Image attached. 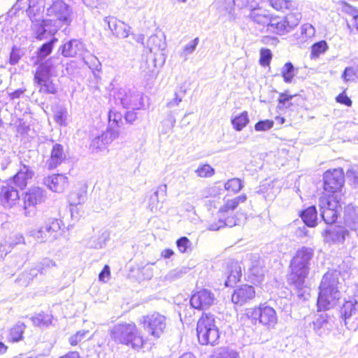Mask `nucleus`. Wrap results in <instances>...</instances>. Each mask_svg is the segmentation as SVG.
I'll list each match as a JSON object with an SVG mask.
<instances>
[{"label": "nucleus", "mask_w": 358, "mask_h": 358, "mask_svg": "<svg viewBox=\"0 0 358 358\" xmlns=\"http://www.w3.org/2000/svg\"><path fill=\"white\" fill-rule=\"evenodd\" d=\"M313 256V249L301 247L298 249L291 260L288 281L294 285L299 292L304 286L305 280L309 273L310 262Z\"/></svg>", "instance_id": "f257e3e1"}, {"label": "nucleus", "mask_w": 358, "mask_h": 358, "mask_svg": "<svg viewBox=\"0 0 358 358\" xmlns=\"http://www.w3.org/2000/svg\"><path fill=\"white\" fill-rule=\"evenodd\" d=\"M340 273L337 271L327 272L322 277L319 287L317 307L326 310L334 307L341 298L339 289Z\"/></svg>", "instance_id": "f03ea898"}, {"label": "nucleus", "mask_w": 358, "mask_h": 358, "mask_svg": "<svg viewBox=\"0 0 358 358\" xmlns=\"http://www.w3.org/2000/svg\"><path fill=\"white\" fill-rule=\"evenodd\" d=\"M112 340L134 350L142 348L143 341L134 323H122L115 325L110 331Z\"/></svg>", "instance_id": "7ed1b4c3"}, {"label": "nucleus", "mask_w": 358, "mask_h": 358, "mask_svg": "<svg viewBox=\"0 0 358 358\" xmlns=\"http://www.w3.org/2000/svg\"><path fill=\"white\" fill-rule=\"evenodd\" d=\"M61 222L54 217L45 218L38 228L30 229L28 234L41 243L53 242L60 234Z\"/></svg>", "instance_id": "20e7f679"}, {"label": "nucleus", "mask_w": 358, "mask_h": 358, "mask_svg": "<svg viewBox=\"0 0 358 358\" xmlns=\"http://www.w3.org/2000/svg\"><path fill=\"white\" fill-rule=\"evenodd\" d=\"M196 332L199 342L201 345H214L220 337L214 316L203 315L197 322Z\"/></svg>", "instance_id": "39448f33"}, {"label": "nucleus", "mask_w": 358, "mask_h": 358, "mask_svg": "<svg viewBox=\"0 0 358 358\" xmlns=\"http://www.w3.org/2000/svg\"><path fill=\"white\" fill-rule=\"evenodd\" d=\"M115 104L124 108L140 110L143 107V94L135 88L121 87L114 91Z\"/></svg>", "instance_id": "423d86ee"}, {"label": "nucleus", "mask_w": 358, "mask_h": 358, "mask_svg": "<svg viewBox=\"0 0 358 358\" xmlns=\"http://www.w3.org/2000/svg\"><path fill=\"white\" fill-rule=\"evenodd\" d=\"M47 16L50 17L48 20H52V24L60 29L62 26L69 25L72 21V10L70 6L61 0L53 1L46 10Z\"/></svg>", "instance_id": "0eeeda50"}, {"label": "nucleus", "mask_w": 358, "mask_h": 358, "mask_svg": "<svg viewBox=\"0 0 358 358\" xmlns=\"http://www.w3.org/2000/svg\"><path fill=\"white\" fill-rule=\"evenodd\" d=\"M323 180L324 191L331 194L324 196L342 199L343 196L340 192L344 183V174L342 169L327 171L324 174Z\"/></svg>", "instance_id": "6e6552de"}, {"label": "nucleus", "mask_w": 358, "mask_h": 358, "mask_svg": "<svg viewBox=\"0 0 358 358\" xmlns=\"http://www.w3.org/2000/svg\"><path fill=\"white\" fill-rule=\"evenodd\" d=\"M46 191L39 187H31L24 194L23 210L26 217H32L36 213V207L45 201Z\"/></svg>", "instance_id": "1a4fd4ad"}, {"label": "nucleus", "mask_w": 358, "mask_h": 358, "mask_svg": "<svg viewBox=\"0 0 358 358\" xmlns=\"http://www.w3.org/2000/svg\"><path fill=\"white\" fill-rule=\"evenodd\" d=\"M319 206L324 222L331 224L336 221L338 213L342 209V201L337 197L322 196L320 198Z\"/></svg>", "instance_id": "9d476101"}, {"label": "nucleus", "mask_w": 358, "mask_h": 358, "mask_svg": "<svg viewBox=\"0 0 358 358\" xmlns=\"http://www.w3.org/2000/svg\"><path fill=\"white\" fill-rule=\"evenodd\" d=\"M141 323L150 336L159 338L165 331L166 317L158 312H154L143 316Z\"/></svg>", "instance_id": "9b49d317"}, {"label": "nucleus", "mask_w": 358, "mask_h": 358, "mask_svg": "<svg viewBox=\"0 0 358 358\" xmlns=\"http://www.w3.org/2000/svg\"><path fill=\"white\" fill-rule=\"evenodd\" d=\"M248 315L252 320H258L260 324L268 329L274 328L278 322V316L275 309L266 303L260 304L259 307L248 310Z\"/></svg>", "instance_id": "f8f14e48"}, {"label": "nucleus", "mask_w": 358, "mask_h": 358, "mask_svg": "<svg viewBox=\"0 0 358 358\" xmlns=\"http://www.w3.org/2000/svg\"><path fill=\"white\" fill-rule=\"evenodd\" d=\"M40 146L51 148L49 158L45 162L49 170L56 169L66 160V154L62 145L55 143L53 141L50 140L41 144Z\"/></svg>", "instance_id": "ddd939ff"}, {"label": "nucleus", "mask_w": 358, "mask_h": 358, "mask_svg": "<svg viewBox=\"0 0 358 358\" xmlns=\"http://www.w3.org/2000/svg\"><path fill=\"white\" fill-rule=\"evenodd\" d=\"M32 19L31 29L38 40L45 39L55 35L58 31L57 26L52 24V20Z\"/></svg>", "instance_id": "4468645a"}, {"label": "nucleus", "mask_w": 358, "mask_h": 358, "mask_svg": "<svg viewBox=\"0 0 358 358\" xmlns=\"http://www.w3.org/2000/svg\"><path fill=\"white\" fill-rule=\"evenodd\" d=\"M334 317L323 313L315 317L312 322L314 332L320 337L327 336L334 328Z\"/></svg>", "instance_id": "2eb2a0df"}, {"label": "nucleus", "mask_w": 358, "mask_h": 358, "mask_svg": "<svg viewBox=\"0 0 358 358\" xmlns=\"http://www.w3.org/2000/svg\"><path fill=\"white\" fill-rule=\"evenodd\" d=\"M119 135L120 131L118 129L114 128L107 129L101 135L92 140L90 146L93 151L96 152L103 151L109 144L118 138Z\"/></svg>", "instance_id": "dca6fc26"}, {"label": "nucleus", "mask_w": 358, "mask_h": 358, "mask_svg": "<svg viewBox=\"0 0 358 358\" xmlns=\"http://www.w3.org/2000/svg\"><path fill=\"white\" fill-rule=\"evenodd\" d=\"M215 300L213 293L207 289H203L192 295L190 304L195 309L204 310L211 306Z\"/></svg>", "instance_id": "f3484780"}, {"label": "nucleus", "mask_w": 358, "mask_h": 358, "mask_svg": "<svg viewBox=\"0 0 358 358\" xmlns=\"http://www.w3.org/2000/svg\"><path fill=\"white\" fill-rule=\"evenodd\" d=\"M104 22L112 31L114 36L124 39L127 38L131 32V27L125 22L113 16H108L104 18Z\"/></svg>", "instance_id": "a211bd4d"}, {"label": "nucleus", "mask_w": 358, "mask_h": 358, "mask_svg": "<svg viewBox=\"0 0 358 358\" xmlns=\"http://www.w3.org/2000/svg\"><path fill=\"white\" fill-rule=\"evenodd\" d=\"M85 51L84 43L78 39L69 40L59 48V52L65 57H83Z\"/></svg>", "instance_id": "6ab92c4d"}, {"label": "nucleus", "mask_w": 358, "mask_h": 358, "mask_svg": "<svg viewBox=\"0 0 358 358\" xmlns=\"http://www.w3.org/2000/svg\"><path fill=\"white\" fill-rule=\"evenodd\" d=\"M20 199L18 190L11 185L2 186L0 190V204L5 208H10Z\"/></svg>", "instance_id": "aec40b11"}, {"label": "nucleus", "mask_w": 358, "mask_h": 358, "mask_svg": "<svg viewBox=\"0 0 358 358\" xmlns=\"http://www.w3.org/2000/svg\"><path fill=\"white\" fill-rule=\"evenodd\" d=\"M255 291L252 286L244 285L236 289L231 296L234 303L242 306L255 297Z\"/></svg>", "instance_id": "412c9836"}, {"label": "nucleus", "mask_w": 358, "mask_h": 358, "mask_svg": "<svg viewBox=\"0 0 358 358\" xmlns=\"http://www.w3.org/2000/svg\"><path fill=\"white\" fill-rule=\"evenodd\" d=\"M68 183V178L63 174H52L44 178V184L55 192H63Z\"/></svg>", "instance_id": "4be33fe9"}, {"label": "nucleus", "mask_w": 358, "mask_h": 358, "mask_svg": "<svg viewBox=\"0 0 358 358\" xmlns=\"http://www.w3.org/2000/svg\"><path fill=\"white\" fill-rule=\"evenodd\" d=\"M348 234V231L342 227H334L323 232L324 241L334 243H343Z\"/></svg>", "instance_id": "5701e85b"}, {"label": "nucleus", "mask_w": 358, "mask_h": 358, "mask_svg": "<svg viewBox=\"0 0 358 358\" xmlns=\"http://www.w3.org/2000/svg\"><path fill=\"white\" fill-rule=\"evenodd\" d=\"M34 175V171L29 165L21 164L20 169L13 178V182L17 187L23 189L27 186L28 180L31 179Z\"/></svg>", "instance_id": "b1692460"}, {"label": "nucleus", "mask_w": 358, "mask_h": 358, "mask_svg": "<svg viewBox=\"0 0 358 358\" xmlns=\"http://www.w3.org/2000/svg\"><path fill=\"white\" fill-rule=\"evenodd\" d=\"M344 222L347 227L358 236V207L349 204L345 207Z\"/></svg>", "instance_id": "393cba45"}, {"label": "nucleus", "mask_w": 358, "mask_h": 358, "mask_svg": "<svg viewBox=\"0 0 358 358\" xmlns=\"http://www.w3.org/2000/svg\"><path fill=\"white\" fill-rule=\"evenodd\" d=\"M110 239V231L108 230L99 231L97 235L92 237L88 244L92 248L101 249L106 245Z\"/></svg>", "instance_id": "a878e982"}, {"label": "nucleus", "mask_w": 358, "mask_h": 358, "mask_svg": "<svg viewBox=\"0 0 358 358\" xmlns=\"http://www.w3.org/2000/svg\"><path fill=\"white\" fill-rule=\"evenodd\" d=\"M285 20L282 17H271L268 29L278 35H282L290 31L286 24Z\"/></svg>", "instance_id": "bb28decb"}, {"label": "nucleus", "mask_w": 358, "mask_h": 358, "mask_svg": "<svg viewBox=\"0 0 358 358\" xmlns=\"http://www.w3.org/2000/svg\"><path fill=\"white\" fill-rule=\"evenodd\" d=\"M250 18L255 22L259 24L266 25L269 24L271 17L260 8L252 9L249 15Z\"/></svg>", "instance_id": "cd10ccee"}, {"label": "nucleus", "mask_w": 358, "mask_h": 358, "mask_svg": "<svg viewBox=\"0 0 358 358\" xmlns=\"http://www.w3.org/2000/svg\"><path fill=\"white\" fill-rule=\"evenodd\" d=\"M222 217H224L223 214H220L219 215V219L217 222H213L209 224L208 229L211 231H217L224 227H232L234 226L237 225V220L234 217H228L223 220Z\"/></svg>", "instance_id": "c85d7f7f"}, {"label": "nucleus", "mask_w": 358, "mask_h": 358, "mask_svg": "<svg viewBox=\"0 0 358 358\" xmlns=\"http://www.w3.org/2000/svg\"><path fill=\"white\" fill-rule=\"evenodd\" d=\"M317 210L315 206H312L301 213V217L306 225L313 227L317 224Z\"/></svg>", "instance_id": "c756f323"}, {"label": "nucleus", "mask_w": 358, "mask_h": 358, "mask_svg": "<svg viewBox=\"0 0 358 358\" xmlns=\"http://www.w3.org/2000/svg\"><path fill=\"white\" fill-rule=\"evenodd\" d=\"M358 312V303L355 299H352L344 303L341 313L344 317L345 321ZM347 322H345V324Z\"/></svg>", "instance_id": "7c9ffc66"}, {"label": "nucleus", "mask_w": 358, "mask_h": 358, "mask_svg": "<svg viewBox=\"0 0 358 358\" xmlns=\"http://www.w3.org/2000/svg\"><path fill=\"white\" fill-rule=\"evenodd\" d=\"M166 44L164 36H158L153 34L150 36L148 40V47L150 48V52L155 50H164L166 48Z\"/></svg>", "instance_id": "2f4dec72"}, {"label": "nucleus", "mask_w": 358, "mask_h": 358, "mask_svg": "<svg viewBox=\"0 0 358 358\" xmlns=\"http://www.w3.org/2000/svg\"><path fill=\"white\" fill-rule=\"evenodd\" d=\"M241 277V268L238 263L233 264L224 285L226 287H233Z\"/></svg>", "instance_id": "473e14b6"}, {"label": "nucleus", "mask_w": 358, "mask_h": 358, "mask_svg": "<svg viewBox=\"0 0 358 358\" xmlns=\"http://www.w3.org/2000/svg\"><path fill=\"white\" fill-rule=\"evenodd\" d=\"M38 273V271L36 267L31 268L29 270L22 273L16 280V282L20 286L27 287L32 282Z\"/></svg>", "instance_id": "72a5a7b5"}, {"label": "nucleus", "mask_w": 358, "mask_h": 358, "mask_svg": "<svg viewBox=\"0 0 358 358\" xmlns=\"http://www.w3.org/2000/svg\"><path fill=\"white\" fill-rule=\"evenodd\" d=\"M42 11H43V3L33 1V3H31V2H29L27 13L31 21H32V18L42 20Z\"/></svg>", "instance_id": "f704fd0d"}, {"label": "nucleus", "mask_w": 358, "mask_h": 358, "mask_svg": "<svg viewBox=\"0 0 358 358\" xmlns=\"http://www.w3.org/2000/svg\"><path fill=\"white\" fill-rule=\"evenodd\" d=\"M87 200V191L82 188L73 192H71L69 197V201L71 206H77L82 204Z\"/></svg>", "instance_id": "c9c22d12"}, {"label": "nucleus", "mask_w": 358, "mask_h": 358, "mask_svg": "<svg viewBox=\"0 0 358 358\" xmlns=\"http://www.w3.org/2000/svg\"><path fill=\"white\" fill-rule=\"evenodd\" d=\"M247 199L245 194L236 196L234 199L227 200L220 210V214L227 213L229 210H234L241 203H244Z\"/></svg>", "instance_id": "e433bc0d"}, {"label": "nucleus", "mask_w": 358, "mask_h": 358, "mask_svg": "<svg viewBox=\"0 0 358 358\" xmlns=\"http://www.w3.org/2000/svg\"><path fill=\"white\" fill-rule=\"evenodd\" d=\"M267 1L277 10H291L294 6V3L288 0H267Z\"/></svg>", "instance_id": "4c0bfd02"}, {"label": "nucleus", "mask_w": 358, "mask_h": 358, "mask_svg": "<svg viewBox=\"0 0 358 358\" xmlns=\"http://www.w3.org/2000/svg\"><path fill=\"white\" fill-rule=\"evenodd\" d=\"M25 325L22 322L17 323L10 330L9 333V339L13 342H18L22 338V334Z\"/></svg>", "instance_id": "58836bf2"}, {"label": "nucleus", "mask_w": 358, "mask_h": 358, "mask_svg": "<svg viewBox=\"0 0 358 358\" xmlns=\"http://www.w3.org/2000/svg\"><path fill=\"white\" fill-rule=\"evenodd\" d=\"M57 41V38H53L50 41L43 43L37 51L38 58L43 59L49 55L52 51L55 43Z\"/></svg>", "instance_id": "ea45409f"}, {"label": "nucleus", "mask_w": 358, "mask_h": 358, "mask_svg": "<svg viewBox=\"0 0 358 358\" xmlns=\"http://www.w3.org/2000/svg\"><path fill=\"white\" fill-rule=\"evenodd\" d=\"M328 45L325 41H320L314 43L311 46V59H317L321 54L324 53L328 50Z\"/></svg>", "instance_id": "a19ab883"}, {"label": "nucleus", "mask_w": 358, "mask_h": 358, "mask_svg": "<svg viewBox=\"0 0 358 358\" xmlns=\"http://www.w3.org/2000/svg\"><path fill=\"white\" fill-rule=\"evenodd\" d=\"M51 76V71L47 69V67L41 66L39 65L38 69H36V73L34 75V80L38 84L45 82L46 80H50Z\"/></svg>", "instance_id": "79ce46f5"}, {"label": "nucleus", "mask_w": 358, "mask_h": 358, "mask_svg": "<svg viewBox=\"0 0 358 358\" xmlns=\"http://www.w3.org/2000/svg\"><path fill=\"white\" fill-rule=\"evenodd\" d=\"M248 122L249 118L246 111H244L241 115L236 116L231 120L234 128L236 131L242 130L248 124Z\"/></svg>", "instance_id": "37998d69"}, {"label": "nucleus", "mask_w": 358, "mask_h": 358, "mask_svg": "<svg viewBox=\"0 0 358 358\" xmlns=\"http://www.w3.org/2000/svg\"><path fill=\"white\" fill-rule=\"evenodd\" d=\"M281 74L285 83H291L296 75L293 64L291 62H287L281 69Z\"/></svg>", "instance_id": "c03bdc74"}, {"label": "nucleus", "mask_w": 358, "mask_h": 358, "mask_svg": "<svg viewBox=\"0 0 358 358\" xmlns=\"http://www.w3.org/2000/svg\"><path fill=\"white\" fill-rule=\"evenodd\" d=\"M67 115V109L62 106H59L56 108L54 112V120L61 126L66 125Z\"/></svg>", "instance_id": "a18cd8bd"}, {"label": "nucleus", "mask_w": 358, "mask_h": 358, "mask_svg": "<svg viewBox=\"0 0 358 358\" xmlns=\"http://www.w3.org/2000/svg\"><path fill=\"white\" fill-rule=\"evenodd\" d=\"M122 117V115L120 112L113 109L110 110L108 113L109 126L108 129L114 128L119 130Z\"/></svg>", "instance_id": "49530a36"}, {"label": "nucleus", "mask_w": 358, "mask_h": 358, "mask_svg": "<svg viewBox=\"0 0 358 358\" xmlns=\"http://www.w3.org/2000/svg\"><path fill=\"white\" fill-rule=\"evenodd\" d=\"M56 266V263L49 259L44 258L35 266L41 274H45L50 269Z\"/></svg>", "instance_id": "de8ad7c7"}, {"label": "nucleus", "mask_w": 358, "mask_h": 358, "mask_svg": "<svg viewBox=\"0 0 358 358\" xmlns=\"http://www.w3.org/2000/svg\"><path fill=\"white\" fill-rule=\"evenodd\" d=\"M250 273L252 275L257 278L258 280H261L265 273V268L263 266V262L258 260L255 264H253L251 266Z\"/></svg>", "instance_id": "09e8293b"}, {"label": "nucleus", "mask_w": 358, "mask_h": 358, "mask_svg": "<svg viewBox=\"0 0 358 358\" xmlns=\"http://www.w3.org/2000/svg\"><path fill=\"white\" fill-rule=\"evenodd\" d=\"M38 85L41 93L55 94L57 92L55 85L51 80L38 84Z\"/></svg>", "instance_id": "8fccbe9b"}, {"label": "nucleus", "mask_w": 358, "mask_h": 358, "mask_svg": "<svg viewBox=\"0 0 358 358\" xmlns=\"http://www.w3.org/2000/svg\"><path fill=\"white\" fill-rule=\"evenodd\" d=\"M286 22V24L291 31L293 28L298 25L301 20V15L299 13H291L284 17Z\"/></svg>", "instance_id": "3c124183"}, {"label": "nucleus", "mask_w": 358, "mask_h": 358, "mask_svg": "<svg viewBox=\"0 0 358 358\" xmlns=\"http://www.w3.org/2000/svg\"><path fill=\"white\" fill-rule=\"evenodd\" d=\"M215 358H239V354L233 349L224 348L219 350Z\"/></svg>", "instance_id": "603ef678"}, {"label": "nucleus", "mask_w": 358, "mask_h": 358, "mask_svg": "<svg viewBox=\"0 0 358 358\" xmlns=\"http://www.w3.org/2000/svg\"><path fill=\"white\" fill-rule=\"evenodd\" d=\"M195 173L199 177L208 178L215 174V170L209 164H203L198 167Z\"/></svg>", "instance_id": "864d4df0"}, {"label": "nucleus", "mask_w": 358, "mask_h": 358, "mask_svg": "<svg viewBox=\"0 0 358 358\" xmlns=\"http://www.w3.org/2000/svg\"><path fill=\"white\" fill-rule=\"evenodd\" d=\"M242 187L241 181L238 178L230 179L224 184L225 189L233 192H239Z\"/></svg>", "instance_id": "5fc2aeb1"}, {"label": "nucleus", "mask_w": 358, "mask_h": 358, "mask_svg": "<svg viewBox=\"0 0 358 358\" xmlns=\"http://www.w3.org/2000/svg\"><path fill=\"white\" fill-rule=\"evenodd\" d=\"M272 59V52L268 48H262L260 50L259 64L262 66H267L269 65Z\"/></svg>", "instance_id": "6e6d98bb"}, {"label": "nucleus", "mask_w": 358, "mask_h": 358, "mask_svg": "<svg viewBox=\"0 0 358 358\" xmlns=\"http://www.w3.org/2000/svg\"><path fill=\"white\" fill-rule=\"evenodd\" d=\"M199 43V38H195L189 43L187 44L184 48L183 52L180 54V56L185 59H187V56L192 54L196 49Z\"/></svg>", "instance_id": "4d7b16f0"}, {"label": "nucleus", "mask_w": 358, "mask_h": 358, "mask_svg": "<svg viewBox=\"0 0 358 358\" xmlns=\"http://www.w3.org/2000/svg\"><path fill=\"white\" fill-rule=\"evenodd\" d=\"M177 247L182 253L187 252L192 245L190 241L185 236H182L177 240Z\"/></svg>", "instance_id": "13d9d810"}, {"label": "nucleus", "mask_w": 358, "mask_h": 358, "mask_svg": "<svg viewBox=\"0 0 358 358\" xmlns=\"http://www.w3.org/2000/svg\"><path fill=\"white\" fill-rule=\"evenodd\" d=\"M159 196L153 194L150 198L149 201L148 208L151 210V212L156 213L159 212L162 208V205L159 206Z\"/></svg>", "instance_id": "bf43d9fd"}, {"label": "nucleus", "mask_w": 358, "mask_h": 358, "mask_svg": "<svg viewBox=\"0 0 358 358\" xmlns=\"http://www.w3.org/2000/svg\"><path fill=\"white\" fill-rule=\"evenodd\" d=\"M346 177L352 182L355 187H358V168L352 167L347 171Z\"/></svg>", "instance_id": "052dcab7"}, {"label": "nucleus", "mask_w": 358, "mask_h": 358, "mask_svg": "<svg viewBox=\"0 0 358 358\" xmlns=\"http://www.w3.org/2000/svg\"><path fill=\"white\" fill-rule=\"evenodd\" d=\"M301 35L305 36L306 38H311L315 34L314 27L308 23L304 24L301 27Z\"/></svg>", "instance_id": "680f3d73"}, {"label": "nucleus", "mask_w": 358, "mask_h": 358, "mask_svg": "<svg viewBox=\"0 0 358 358\" xmlns=\"http://www.w3.org/2000/svg\"><path fill=\"white\" fill-rule=\"evenodd\" d=\"M342 77L346 82L354 81L355 78H357V71L352 67H346Z\"/></svg>", "instance_id": "e2e57ef3"}, {"label": "nucleus", "mask_w": 358, "mask_h": 358, "mask_svg": "<svg viewBox=\"0 0 358 358\" xmlns=\"http://www.w3.org/2000/svg\"><path fill=\"white\" fill-rule=\"evenodd\" d=\"M87 333H89V331L85 330L78 331L76 334L69 338L70 344L71 345H76L85 338Z\"/></svg>", "instance_id": "0e129e2a"}, {"label": "nucleus", "mask_w": 358, "mask_h": 358, "mask_svg": "<svg viewBox=\"0 0 358 358\" xmlns=\"http://www.w3.org/2000/svg\"><path fill=\"white\" fill-rule=\"evenodd\" d=\"M273 127V122L266 120L259 121L256 123L255 129L256 131H266L271 129Z\"/></svg>", "instance_id": "69168bd1"}, {"label": "nucleus", "mask_w": 358, "mask_h": 358, "mask_svg": "<svg viewBox=\"0 0 358 358\" xmlns=\"http://www.w3.org/2000/svg\"><path fill=\"white\" fill-rule=\"evenodd\" d=\"M61 61L59 57H52L48 59L46 62L41 64V66L47 67V69L52 71V69L56 67L57 65L60 64Z\"/></svg>", "instance_id": "338daca9"}, {"label": "nucleus", "mask_w": 358, "mask_h": 358, "mask_svg": "<svg viewBox=\"0 0 358 358\" xmlns=\"http://www.w3.org/2000/svg\"><path fill=\"white\" fill-rule=\"evenodd\" d=\"M185 273L184 271L182 270H173L171 271L166 276L165 280L168 281H174L180 278H181L183 274Z\"/></svg>", "instance_id": "774afa93"}]
</instances>
